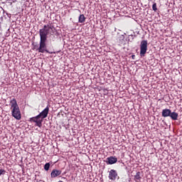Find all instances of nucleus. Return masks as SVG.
Instances as JSON below:
<instances>
[{"label": "nucleus", "mask_w": 182, "mask_h": 182, "mask_svg": "<svg viewBox=\"0 0 182 182\" xmlns=\"http://www.w3.org/2000/svg\"><path fill=\"white\" fill-rule=\"evenodd\" d=\"M56 32V28L55 26L52 25V23L47 24V26H44L43 29L40 30V43L39 47L34 46V49L39 52V53H52L48 50V46H46V41L48 39V35H55Z\"/></svg>", "instance_id": "f257e3e1"}, {"label": "nucleus", "mask_w": 182, "mask_h": 182, "mask_svg": "<svg viewBox=\"0 0 182 182\" xmlns=\"http://www.w3.org/2000/svg\"><path fill=\"white\" fill-rule=\"evenodd\" d=\"M49 114V107L47 106L36 117H31L29 119L31 123H36L35 126L37 127H42V123L43 122V119H46Z\"/></svg>", "instance_id": "f03ea898"}, {"label": "nucleus", "mask_w": 182, "mask_h": 182, "mask_svg": "<svg viewBox=\"0 0 182 182\" xmlns=\"http://www.w3.org/2000/svg\"><path fill=\"white\" fill-rule=\"evenodd\" d=\"M10 105L13 117L16 119V120H21V119H22V116L21 115V110L19 109V105H18V102L15 98L11 100Z\"/></svg>", "instance_id": "7ed1b4c3"}, {"label": "nucleus", "mask_w": 182, "mask_h": 182, "mask_svg": "<svg viewBox=\"0 0 182 182\" xmlns=\"http://www.w3.org/2000/svg\"><path fill=\"white\" fill-rule=\"evenodd\" d=\"M162 117H171L172 120H178V113L176 112H171L170 109H164L161 112Z\"/></svg>", "instance_id": "20e7f679"}, {"label": "nucleus", "mask_w": 182, "mask_h": 182, "mask_svg": "<svg viewBox=\"0 0 182 182\" xmlns=\"http://www.w3.org/2000/svg\"><path fill=\"white\" fill-rule=\"evenodd\" d=\"M147 40H144L141 41L139 55L141 58L144 57L146 53H147Z\"/></svg>", "instance_id": "39448f33"}, {"label": "nucleus", "mask_w": 182, "mask_h": 182, "mask_svg": "<svg viewBox=\"0 0 182 182\" xmlns=\"http://www.w3.org/2000/svg\"><path fill=\"white\" fill-rule=\"evenodd\" d=\"M108 177H109V180H112V181H114V180H116V178H117V171L114 169H112L109 171Z\"/></svg>", "instance_id": "423d86ee"}, {"label": "nucleus", "mask_w": 182, "mask_h": 182, "mask_svg": "<svg viewBox=\"0 0 182 182\" xmlns=\"http://www.w3.org/2000/svg\"><path fill=\"white\" fill-rule=\"evenodd\" d=\"M62 174V171L58 170V169H53L51 171L50 177L51 178H55V177H58Z\"/></svg>", "instance_id": "0eeeda50"}, {"label": "nucleus", "mask_w": 182, "mask_h": 182, "mask_svg": "<svg viewBox=\"0 0 182 182\" xmlns=\"http://www.w3.org/2000/svg\"><path fill=\"white\" fill-rule=\"evenodd\" d=\"M107 164H115L117 163V158L116 156H109L107 158Z\"/></svg>", "instance_id": "6e6552de"}, {"label": "nucleus", "mask_w": 182, "mask_h": 182, "mask_svg": "<svg viewBox=\"0 0 182 182\" xmlns=\"http://www.w3.org/2000/svg\"><path fill=\"white\" fill-rule=\"evenodd\" d=\"M134 181H141V173L140 171L136 172V175L134 176Z\"/></svg>", "instance_id": "1a4fd4ad"}, {"label": "nucleus", "mask_w": 182, "mask_h": 182, "mask_svg": "<svg viewBox=\"0 0 182 182\" xmlns=\"http://www.w3.org/2000/svg\"><path fill=\"white\" fill-rule=\"evenodd\" d=\"M78 21L80 23H83V22H85V21H86V17H85V15L81 14L79 16Z\"/></svg>", "instance_id": "9d476101"}, {"label": "nucleus", "mask_w": 182, "mask_h": 182, "mask_svg": "<svg viewBox=\"0 0 182 182\" xmlns=\"http://www.w3.org/2000/svg\"><path fill=\"white\" fill-rule=\"evenodd\" d=\"M124 35H119L118 37V41H119V43H123L124 41Z\"/></svg>", "instance_id": "9b49d317"}, {"label": "nucleus", "mask_w": 182, "mask_h": 182, "mask_svg": "<svg viewBox=\"0 0 182 182\" xmlns=\"http://www.w3.org/2000/svg\"><path fill=\"white\" fill-rule=\"evenodd\" d=\"M152 10L154 12H157V11H159V9H157V4L156 3H154L152 5Z\"/></svg>", "instance_id": "f8f14e48"}, {"label": "nucleus", "mask_w": 182, "mask_h": 182, "mask_svg": "<svg viewBox=\"0 0 182 182\" xmlns=\"http://www.w3.org/2000/svg\"><path fill=\"white\" fill-rule=\"evenodd\" d=\"M50 167V164L46 163L44 165V170H46V171H49Z\"/></svg>", "instance_id": "ddd939ff"}, {"label": "nucleus", "mask_w": 182, "mask_h": 182, "mask_svg": "<svg viewBox=\"0 0 182 182\" xmlns=\"http://www.w3.org/2000/svg\"><path fill=\"white\" fill-rule=\"evenodd\" d=\"M5 173H6L5 170L0 169V176H5Z\"/></svg>", "instance_id": "4468645a"}, {"label": "nucleus", "mask_w": 182, "mask_h": 182, "mask_svg": "<svg viewBox=\"0 0 182 182\" xmlns=\"http://www.w3.org/2000/svg\"><path fill=\"white\" fill-rule=\"evenodd\" d=\"M132 59H134V58H136V55H132Z\"/></svg>", "instance_id": "2eb2a0df"}, {"label": "nucleus", "mask_w": 182, "mask_h": 182, "mask_svg": "<svg viewBox=\"0 0 182 182\" xmlns=\"http://www.w3.org/2000/svg\"><path fill=\"white\" fill-rule=\"evenodd\" d=\"M135 182H141V181H135Z\"/></svg>", "instance_id": "dca6fc26"}]
</instances>
